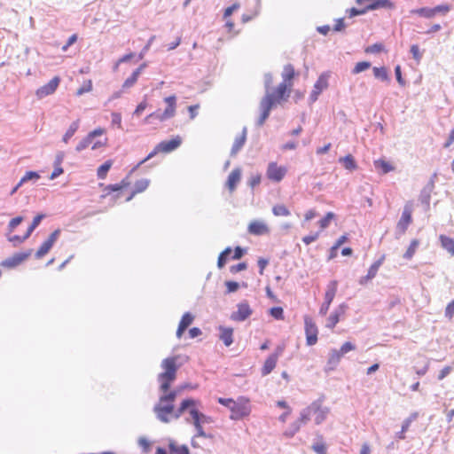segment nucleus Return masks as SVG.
Here are the masks:
<instances>
[{"instance_id": "obj_11", "label": "nucleus", "mask_w": 454, "mask_h": 454, "mask_svg": "<svg viewBox=\"0 0 454 454\" xmlns=\"http://www.w3.org/2000/svg\"><path fill=\"white\" fill-rule=\"evenodd\" d=\"M328 77L329 75L325 73L318 77L309 96L310 102L317 101L320 93L328 87Z\"/></svg>"}, {"instance_id": "obj_64", "label": "nucleus", "mask_w": 454, "mask_h": 454, "mask_svg": "<svg viewBox=\"0 0 454 454\" xmlns=\"http://www.w3.org/2000/svg\"><path fill=\"white\" fill-rule=\"evenodd\" d=\"M318 236H319V232H317V233H314V234H311V235H308V236H305L302 239V241L306 245H309L310 243L316 241L318 239Z\"/></svg>"}, {"instance_id": "obj_1", "label": "nucleus", "mask_w": 454, "mask_h": 454, "mask_svg": "<svg viewBox=\"0 0 454 454\" xmlns=\"http://www.w3.org/2000/svg\"><path fill=\"white\" fill-rule=\"evenodd\" d=\"M180 390L174 389L169 393L161 394L159 401L153 406V412L156 418L162 423L170 422V415L174 413V401L176 400Z\"/></svg>"}, {"instance_id": "obj_43", "label": "nucleus", "mask_w": 454, "mask_h": 454, "mask_svg": "<svg viewBox=\"0 0 454 454\" xmlns=\"http://www.w3.org/2000/svg\"><path fill=\"white\" fill-rule=\"evenodd\" d=\"M370 67H371V63L368 61L358 62V63H356L354 69L352 70V73L354 74H356L362 73V72L369 69Z\"/></svg>"}, {"instance_id": "obj_62", "label": "nucleus", "mask_w": 454, "mask_h": 454, "mask_svg": "<svg viewBox=\"0 0 454 454\" xmlns=\"http://www.w3.org/2000/svg\"><path fill=\"white\" fill-rule=\"evenodd\" d=\"M112 124L116 125L119 129H121V115L119 113L112 114Z\"/></svg>"}, {"instance_id": "obj_61", "label": "nucleus", "mask_w": 454, "mask_h": 454, "mask_svg": "<svg viewBox=\"0 0 454 454\" xmlns=\"http://www.w3.org/2000/svg\"><path fill=\"white\" fill-rule=\"evenodd\" d=\"M155 39V35H153L151 36V38L148 40L146 45L143 48V50L141 51V52L138 54V59H144L145 53L148 51V50L150 49L151 47V44L153 42V40Z\"/></svg>"}, {"instance_id": "obj_22", "label": "nucleus", "mask_w": 454, "mask_h": 454, "mask_svg": "<svg viewBox=\"0 0 454 454\" xmlns=\"http://www.w3.org/2000/svg\"><path fill=\"white\" fill-rule=\"evenodd\" d=\"M247 139V128L244 127L240 136L237 137L234 140L232 148L231 150V155H236L245 145Z\"/></svg>"}, {"instance_id": "obj_52", "label": "nucleus", "mask_w": 454, "mask_h": 454, "mask_svg": "<svg viewBox=\"0 0 454 454\" xmlns=\"http://www.w3.org/2000/svg\"><path fill=\"white\" fill-rule=\"evenodd\" d=\"M355 349H356V346L353 343L347 341L340 347V349L338 351L340 352V354H341V356H342L345 354L348 353L349 351H352Z\"/></svg>"}, {"instance_id": "obj_39", "label": "nucleus", "mask_w": 454, "mask_h": 454, "mask_svg": "<svg viewBox=\"0 0 454 454\" xmlns=\"http://www.w3.org/2000/svg\"><path fill=\"white\" fill-rule=\"evenodd\" d=\"M112 166V162L110 160L106 161L98 168V177L99 179H104L106 176L108 170Z\"/></svg>"}, {"instance_id": "obj_53", "label": "nucleus", "mask_w": 454, "mask_h": 454, "mask_svg": "<svg viewBox=\"0 0 454 454\" xmlns=\"http://www.w3.org/2000/svg\"><path fill=\"white\" fill-rule=\"evenodd\" d=\"M450 9H451L450 5H449V4L437 5L434 8H433L434 16H435L437 13L446 14L447 12H449L450 11Z\"/></svg>"}, {"instance_id": "obj_48", "label": "nucleus", "mask_w": 454, "mask_h": 454, "mask_svg": "<svg viewBox=\"0 0 454 454\" xmlns=\"http://www.w3.org/2000/svg\"><path fill=\"white\" fill-rule=\"evenodd\" d=\"M92 90V82L90 80L86 81L82 87H80L77 91V96H82V94L86 92H90Z\"/></svg>"}, {"instance_id": "obj_4", "label": "nucleus", "mask_w": 454, "mask_h": 454, "mask_svg": "<svg viewBox=\"0 0 454 454\" xmlns=\"http://www.w3.org/2000/svg\"><path fill=\"white\" fill-rule=\"evenodd\" d=\"M329 412L330 409L326 406H323V401L317 399L312 402L308 407L301 410V422L307 424L311 419V416L315 415V423L320 425L325 420Z\"/></svg>"}, {"instance_id": "obj_21", "label": "nucleus", "mask_w": 454, "mask_h": 454, "mask_svg": "<svg viewBox=\"0 0 454 454\" xmlns=\"http://www.w3.org/2000/svg\"><path fill=\"white\" fill-rule=\"evenodd\" d=\"M240 179L241 169L239 168H236L230 173L226 182V187L229 189L231 192H232L236 189V186L240 182Z\"/></svg>"}, {"instance_id": "obj_30", "label": "nucleus", "mask_w": 454, "mask_h": 454, "mask_svg": "<svg viewBox=\"0 0 454 454\" xmlns=\"http://www.w3.org/2000/svg\"><path fill=\"white\" fill-rule=\"evenodd\" d=\"M291 86H292V83L281 82L278 86V88L276 89L275 91H271L275 95V103L278 102V100L282 99L285 97L287 88L291 87Z\"/></svg>"}, {"instance_id": "obj_18", "label": "nucleus", "mask_w": 454, "mask_h": 454, "mask_svg": "<svg viewBox=\"0 0 454 454\" xmlns=\"http://www.w3.org/2000/svg\"><path fill=\"white\" fill-rule=\"evenodd\" d=\"M182 144V138L179 136L172 138L171 140L162 141L157 146L156 150L162 153H170L177 149Z\"/></svg>"}, {"instance_id": "obj_38", "label": "nucleus", "mask_w": 454, "mask_h": 454, "mask_svg": "<svg viewBox=\"0 0 454 454\" xmlns=\"http://www.w3.org/2000/svg\"><path fill=\"white\" fill-rule=\"evenodd\" d=\"M411 13H416L421 17L427 18V19L434 17L433 8H427V7L419 8V9L412 10Z\"/></svg>"}, {"instance_id": "obj_3", "label": "nucleus", "mask_w": 454, "mask_h": 454, "mask_svg": "<svg viewBox=\"0 0 454 454\" xmlns=\"http://www.w3.org/2000/svg\"><path fill=\"white\" fill-rule=\"evenodd\" d=\"M161 367L164 372L160 373L158 376V381L160 383V391L162 394L169 393L171 383L176 380V358L168 357L161 362Z\"/></svg>"}, {"instance_id": "obj_34", "label": "nucleus", "mask_w": 454, "mask_h": 454, "mask_svg": "<svg viewBox=\"0 0 454 454\" xmlns=\"http://www.w3.org/2000/svg\"><path fill=\"white\" fill-rule=\"evenodd\" d=\"M304 425L301 422V417L298 420L294 421L290 425V427L286 430L284 434L287 437H293L301 428V426Z\"/></svg>"}, {"instance_id": "obj_63", "label": "nucleus", "mask_w": 454, "mask_h": 454, "mask_svg": "<svg viewBox=\"0 0 454 454\" xmlns=\"http://www.w3.org/2000/svg\"><path fill=\"white\" fill-rule=\"evenodd\" d=\"M454 315V300L450 302L445 309V317L451 319Z\"/></svg>"}, {"instance_id": "obj_35", "label": "nucleus", "mask_w": 454, "mask_h": 454, "mask_svg": "<svg viewBox=\"0 0 454 454\" xmlns=\"http://www.w3.org/2000/svg\"><path fill=\"white\" fill-rule=\"evenodd\" d=\"M419 245V240H417V239H413V240L411 242V244H410V246H409L408 249H407V250H406V252L404 253V254H403V258H405V259H407V260L411 259V258L414 255V254H415V252H416V250H417V248H418Z\"/></svg>"}, {"instance_id": "obj_33", "label": "nucleus", "mask_w": 454, "mask_h": 454, "mask_svg": "<svg viewBox=\"0 0 454 454\" xmlns=\"http://www.w3.org/2000/svg\"><path fill=\"white\" fill-rule=\"evenodd\" d=\"M272 213L275 216H289L290 210L283 204H277L272 207Z\"/></svg>"}, {"instance_id": "obj_9", "label": "nucleus", "mask_w": 454, "mask_h": 454, "mask_svg": "<svg viewBox=\"0 0 454 454\" xmlns=\"http://www.w3.org/2000/svg\"><path fill=\"white\" fill-rule=\"evenodd\" d=\"M231 411V419H240L241 418L247 416L250 412L249 407L247 406V401L243 398L240 399V402L234 401Z\"/></svg>"}, {"instance_id": "obj_20", "label": "nucleus", "mask_w": 454, "mask_h": 454, "mask_svg": "<svg viewBox=\"0 0 454 454\" xmlns=\"http://www.w3.org/2000/svg\"><path fill=\"white\" fill-rule=\"evenodd\" d=\"M248 231L254 235H263L270 232L268 225L260 220L253 221L248 225Z\"/></svg>"}, {"instance_id": "obj_56", "label": "nucleus", "mask_w": 454, "mask_h": 454, "mask_svg": "<svg viewBox=\"0 0 454 454\" xmlns=\"http://www.w3.org/2000/svg\"><path fill=\"white\" fill-rule=\"evenodd\" d=\"M411 53L412 54L413 59L417 62L420 61V59L422 58V54L420 53L419 48L417 44H413L411 46Z\"/></svg>"}, {"instance_id": "obj_57", "label": "nucleus", "mask_w": 454, "mask_h": 454, "mask_svg": "<svg viewBox=\"0 0 454 454\" xmlns=\"http://www.w3.org/2000/svg\"><path fill=\"white\" fill-rule=\"evenodd\" d=\"M383 50V45L381 43H374L372 45L368 46L365 49L366 53H379Z\"/></svg>"}, {"instance_id": "obj_47", "label": "nucleus", "mask_w": 454, "mask_h": 454, "mask_svg": "<svg viewBox=\"0 0 454 454\" xmlns=\"http://www.w3.org/2000/svg\"><path fill=\"white\" fill-rule=\"evenodd\" d=\"M193 321V316L187 312L184 313V316L181 318V321L179 323V325L182 327L187 328Z\"/></svg>"}, {"instance_id": "obj_42", "label": "nucleus", "mask_w": 454, "mask_h": 454, "mask_svg": "<svg viewBox=\"0 0 454 454\" xmlns=\"http://www.w3.org/2000/svg\"><path fill=\"white\" fill-rule=\"evenodd\" d=\"M137 79L138 72H133L132 74L124 81L122 89L131 88L137 82Z\"/></svg>"}, {"instance_id": "obj_23", "label": "nucleus", "mask_w": 454, "mask_h": 454, "mask_svg": "<svg viewBox=\"0 0 454 454\" xmlns=\"http://www.w3.org/2000/svg\"><path fill=\"white\" fill-rule=\"evenodd\" d=\"M381 263H382V261H381V260H379V261L375 262H374V263L370 267V269H369V270H368L367 275H366V276H364V277H362V278H360L359 283H360L361 285H364L367 281H369V280L372 279V278L376 276V274H377V272H378V270H379V268L380 267Z\"/></svg>"}, {"instance_id": "obj_8", "label": "nucleus", "mask_w": 454, "mask_h": 454, "mask_svg": "<svg viewBox=\"0 0 454 454\" xmlns=\"http://www.w3.org/2000/svg\"><path fill=\"white\" fill-rule=\"evenodd\" d=\"M337 286H338V283L336 280H333L328 284L327 289H326V292L325 294V301L323 302V304L321 305L320 309H319V314L321 316L326 315V313L330 308V305H331L332 301H333L335 294L337 293Z\"/></svg>"}, {"instance_id": "obj_14", "label": "nucleus", "mask_w": 454, "mask_h": 454, "mask_svg": "<svg viewBox=\"0 0 454 454\" xmlns=\"http://www.w3.org/2000/svg\"><path fill=\"white\" fill-rule=\"evenodd\" d=\"M105 133V129L102 128H98L91 132H90L84 138H82L75 147L77 152H82L90 145H92L95 137L102 136Z\"/></svg>"}, {"instance_id": "obj_2", "label": "nucleus", "mask_w": 454, "mask_h": 454, "mask_svg": "<svg viewBox=\"0 0 454 454\" xmlns=\"http://www.w3.org/2000/svg\"><path fill=\"white\" fill-rule=\"evenodd\" d=\"M273 82L271 74H264L265 95L260 102L261 115L257 121V125L262 126L270 115V110L275 105V95L270 90V85Z\"/></svg>"}, {"instance_id": "obj_36", "label": "nucleus", "mask_w": 454, "mask_h": 454, "mask_svg": "<svg viewBox=\"0 0 454 454\" xmlns=\"http://www.w3.org/2000/svg\"><path fill=\"white\" fill-rule=\"evenodd\" d=\"M45 217L43 214L37 215L31 223V225L28 227L26 235L27 238L30 237L31 233L34 231V230L40 224L41 221Z\"/></svg>"}, {"instance_id": "obj_10", "label": "nucleus", "mask_w": 454, "mask_h": 454, "mask_svg": "<svg viewBox=\"0 0 454 454\" xmlns=\"http://www.w3.org/2000/svg\"><path fill=\"white\" fill-rule=\"evenodd\" d=\"M60 234V230L59 229H57L55 230L48 238L47 240H45L42 245L41 247H39V249L36 251L35 253V257L37 259H40L42 258L43 256H44L46 254L49 253V251L51 249V247H53L54 243L57 241V239H59V236Z\"/></svg>"}, {"instance_id": "obj_58", "label": "nucleus", "mask_w": 454, "mask_h": 454, "mask_svg": "<svg viewBox=\"0 0 454 454\" xmlns=\"http://www.w3.org/2000/svg\"><path fill=\"white\" fill-rule=\"evenodd\" d=\"M27 239H28L27 237V235L25 234L24 236H18V235H14V236H12V237H9L8 238V240L12 243L14 244V246L18 245V244H21L23 243Z\"/></svg>"}, {"instance_id": "obj_26", "label": "nucleus", "mask_w": 454, "mask_h": 454, "mask_svg": "<svg viewBox=\"0 0 454 454\" xmlns=\"http://www.w3.org/2000/svg\"><path fill=\"white\" fill-rule=\"evenodd\" d=\"M341 354L337 349H332L329 353L327 365L330 370H333L339 364Z\"/></svg>"}, {"instance_id": "obj_19", "label": "nucleus", "mask_w": 454, "mask_h": 454, "mask_svg": "<svg viewBox=\"0 0 454 454\" xmlns=\"http://www.w3.org/2000/svg\"><path fill=\"white\" fill-rule=\"evenodd\" d=\"M282 348H278L275 354L270 355L265 361L264 365L262 369V376L270 374L276 367L278 356L281 354Z\"/></svg>"}, {"instance_id": "obj_41", "label": "nucleus", "mask_w": 454, "mask_h": 454, "mask_svg": "<svg viewBox=\"0 0 454 454\" xmlns=\"http://www.w3.org/2000/svg\"><path fill=\"white\" fill-rule=\"evenodd\" d=\"M231 253V248L227 247L219 254L218 261H217L218 268L221 269L225 265L227 257L229 256V254Z\"/></svg>"}, {"instance_id": "obj_55", "label": "nucleus", "mask_w": 454, "mask_h": 454, "mask_svg": "<svg viewBox=\"0 0 454 454\" xmlns=\"http://www.w3.org/2000/svg\"><path fill=\"white\" fill-rule=\"evenodd\" d=\"M313 450L317 454H325L326 447L322 442H316L312 445Z\"/></svg>"}, {"instance_id": "obj_7", "label": "nucleus", "mask_w": 454, "mask_h": 454, "mask_svg": "<svg viewBox=\"0 0 454 454\" xmlns=\"http://www.w3.org/2000/svg\"><path fill=\"white\" fill-rule=\"evenodd\" d=\"M412 211H413L412 203L411 202L406 203L403 207L402 216L396 225V231L399 234H401V235L403 234L406 231L408 226L411 224V220H412V218H411Z\"/></svg>"}, {"instance_id": "obj_40", "label": "nucleus", "mask_w": 454, "mask_h": 454, "mask_svg": "<svg viewBox=\"0 0 454 454\" xmlns=\"http://www.w3.org/2000/svg\"><path fill=\"white\" fill-rule=\"evenodd\" d=\"M150 181L148 179H140L135 184L134 193H139L147 189L149 186Z\"/></svg>"}, {"instance_id": "obj_46", "label": "nucleus", "mask_w": 454, "mask_h": 454, "mask_svg": "<svg viewBox=\"0 0 454 454\" xmlns=\"http://www.w3.org/2000/svg\"><path fill=\"white\" fill-rule=\"evenodd\" d=\"M375 167L380 168L383 174H387L394 169V168L385 160L375 161Z\"/></svg>"}, {"instance_id": "obj_60", "label": "nucleus", "mask_w": 454, "mask_h": 454, "mask_svg": "<svg viewBox=\"0 0 454 454\" xmlns=\"http://www.w3.org/2000/svg\"><path fill=\"white\" fill-rule=\"evenodd\" d=\"M225 286L227 287V292L228 293H234L239 287V284L238 282H235V281H226L225 282Z\"/></svg>"}, {"instance_id": "obj_24", "label": "nucleus", "mask_w": 454, "mask_h": 454, "mask_svg": "<svg viewBox=\"0 0 454 454\" xmlns=\"http://www.w3.org/2000/svg\"><path fill=\"white\" fill-rule=\"evenodd\" d=\"M418 418V413L413 412L411 413L406 419L403 420L402 425V429L400 432L396 434V437L399 439H404L405 438V432L410 427L411 424Z\"/></svg>"}, {"instance_id": "obj_45", "label": "nucleus", "mask_w": 454, "mask_h": 454, "mask_svg": "<svg viewBox=\"0 0 454 454\" xmlns=\"http://www.w3.org/2000/svg\"><path fill=\"white\" fill-rule=\"evenodd\" d=\"M373 74L376 78L386 81L388 78L387 69L385 67H373Z\"/></svg>"}, {"instance_id": "obj_44", "label": "nucleus", "mask_w": 454, "mask_h": 454, "mask_svg": "<svg viewBox=\"0 0 454 454\" xmlns=\"http://www.w3.org/2000/svg\"><path fill=\"white\" fill-rule=\"evenodd\" d=\"M335 217V215L333 212H328L326 215L319 221V226L321 230L326 229L331 221Z\"/></svg>"}, {"instance_id": "obj_54", "label": "nucleus", "mask_w": 454, "mask_h": 454, "mask_svg": "<svg viewBox=\"0 0 454 454\" xmlns=\"http://www.w3.org/2000/svg\"><path fill=\"white\" fill-rule=\"evenodd\" d=\"M195 404V400L194 399H192V398H188V399H185L184 400L181 404H180V407H181V410H184V411L187 410V409H195L193 406Z\"/></svg>"}, {"instance_id": "obj_6", "label": "nucleus", "mask_w": 454, "mask_h": 454, "mask_svg": "<svg viewBox=\"0 0 454 454\" xmlns=\"http://www.w3.org/2000/svg\"><path fill=\"white\" fill-rule=\"evenodd\" d=\"M190 415L192 416V424L195 427L197 431L196 436L198 437H206L207 434L203 430L202 424H207L211 422V419L205 414L200 412L197 409H191L189 411Z\"/></svg>"}, {"instance_id": "obj_29", "label": "nucleus", "mask_w": 454, "mask_h": 454, "mask_svg": "<svg viewBox=\"0 0 454 454\" xmlns=\"http://www.w3.org/2000/svg\"><path fill=\"white\" fill-rule=\"evenodd\" d=\"M294 76V67L290 64L286 65L284 67L283 72H282V78L283 82L286 83H292V80Z\"/></svg>"}, {"instance_id": "obj_13", "label": "nucleus", "mask_w": 454, "mask_h": 454, "mask_svg": "<svg viewBox=\"0 0 454 454\" xmlns=\"http://www.w3.org/2000/svg\"><path fill=\"white\" fill-rule=\"evenodd\" d=\"M60 82V79L59 76L53 77L47 84L40 87L36 92L35 95L38 98H43L46 96L51 95L55 92L57 88L59 87Z\"/></svg>"}, {"instance_id": "obj_37", "label": "nucleus", "mask_w": 454, "mask_h": 454, "mask_svg": "<svg viewBox=\"0 0 454 454\" xmlns=\"http://www.w3.org/2000/svg\"><path fill=\"white\" fill-rule=\"evenodd\" d=\"M40 178V175L35 171H27L20 181V184H24L28 181H37Z\"/></svg>"}, {"instance_id": "obj_50", "label": "nucleus", "mask_w": 454, "mask_h": 454, "mask_svg": "<svg viewBox=\"0 0 454 454\" xmlns=\"http://www.w3.org/2000/svg\"><path fill=\"white\" fill-rule=\"evenodd\" d=\"M340 318L337 317V315L332 312L326 320L325 327L333 329L338 324Z\"/></svg>"}, {"instance_id": "obj_59", "label": "nucleus", "mask_w": 454, "mask_h": 454, "mask_svg": "<svg viewBox=\"0 0 454 454\" xmlns=\"http://www.w3.org/2000/svg\"><path fill=\"white\" fill-rule=\"evenodd\" d=\"M270 315L277 319H281L283 317V309L281 307L271 308Z\"/></svg>"}, {"instance_id": "obj_51", "label": "nucleus", "mask_w": 454, "mask_h": 454, "mask_svg": "<svg viewBox=\"0 0 454 454\" xmlns=\"http://www.w3.org/2000/svg\"><path fill=\"white\" fill-rule=\"evenodd\" d=\"M22 222H23L22 216H17V217L12 218L8 223L9 232H12L15 230V228L18 225H20Z\"/></svg>"}, {"instance_id": "obj_32", "label": "nucleus", "mask_w": 454, "mask_h": 454, "mask_svg": "<svg viewBox=\"0 0 454 454\" xmlns=\"http://www.w3.org/2000/svg\"><path fill=\"white\" fill-rule=\"evenodd\" d=\"M339 161L342 163L343 167L348 170H355L357 168L354 158L350 154L340 158Z\"/></svg>"}, {"instance_id": "obj_28", "label": "nucleus", "mask_w": 454, "mask_h": 454, "mask_svg": "<svg viewBox=\"0 0 454 454\" xmlns=\"http://www.w3.org/2000/svg\"><path fill=\"white\" fill-rule=\"evenodd\" d=\"M78 129H79V120H76L70 124L69 128L67 129V130L66 131V133L64 134V136L62 137V141L65 144H67L69 139L74 135V133L77 131Z\"/></svg>"}, {"instance_id": "obj_17", "label": "nucleus", "mask_w": 454, "mask_h": 454, "mask_svg": "<svg viewBox=\"0 0 454 454\" xmlns=\"http://www.w3.org/2000/svg\"><path fill=\"white\" fill-rule=\"evenodd\" d=\"M32 250L29 249L24 253H17L13 254L12 257L5 259L2 262V266L6 268H14L20 265L22 262H24L28 256L31 254Z\"/></svg>"}, {"instance_id": "obj_5", "label": "nucleus", "mask_w": 454, "mask_h": 454, "mask_svg": "<svg viewBox=\"0 0 454 454\" xmlns=\"http://www.w3.org/2000/svg\"><path fill=\"white\" fill-rule=\"evenodd\" d=\"M164 102L168 105L163 113L154 112L149 114V117H155L160 121H165L176 115V97L175 95L164 98Z\"/></svg>"}, {"instance_id": "obj_15", "label": "nucleus", "mask_w": 454, "mask_h": 454, "mask_svg": "<svg viewBox=\"0 0 454 454\" xmlns=\"http://www.w3.org/2000/svg\"><path fill=\"white\" fill-rule=\"evenodd\" d=\"M305 332L307 344L309 346L316 344L317 340V328L315 323L309 317H305Z\"/></svg>"}, {"instance_id": "obj_12", "label": "nucleus", "mask_w": 454, "mask_h": 454, "mask_svg": "<svg viewBox=\"0 0 454 454\" xmlns=\"http://www.w3.org/2000/svg\"><path fill=\"white\" fill-rule=\"evenodd\" d=\"M287 172V168L283 166H278L275 162H270L267 169V176L274 182H280Z\"/></svg>"}, {"instance_id": "obj_49", "label": "nucleus", "mask_w": 454, "mask_h": 454, "mask_svg": "<svg viewBox=\"0 0 454 454\" xmlns=\"http://www.w3.org/2000/svg\"><path fill=\"white\" fill-rule=\"evenodd\" d=\"M169 449L176 454H189V450L186 446H177L174 443L169 444Z\"/></svg>"}, {"instance_id": "obj_27", "label": "nucleus", "mask_w": 454, "mask_h": 454, "mask_svg": "<svg viewBox=\"0 0 454 454\" xmlns=\"http://www.w3.org/2000/svg\"><path fill=\"white\" fill-rule=\"evenodd\" d=\"M220 330H221L220 339L223 340V342L224 343V345L226 347L231 346L233 342L232 329L221 327Z\"/></svg>"}, {"instance_id": "obj_31", "label": "nucleus", "mask_w": 454, "mask_h": 454, "mask_svg": "<svg viewBox=\"0 0 454 454\" xmlns=\"http://www.w3.org/2000/svg\"><path fill=\"white\" fill-rule=\"evenodd\" d=\"M392 3L389 0H376L368 6H366V10L373 11L380 8H391Z\"/></svg>"}, {"instance_id": "obj_16", "label": "nucleus", "mask_w": 454, "mask_h": 454, "mask_svg": "<svg viewBox=\"0 0 454 454\" xmlns=\"http://www.w3.org/2000/svg\"><path fill=\"white\" fill-rule=\"evenodd\" d=\"M237 307L238 310L231 314V318L232 320L242 322L251 316L252 309L247 301L239 303Z\"/></svg>"}, {"instance_id": "obj_25", "label": "nucleus", "mask_w": 454, "mask_h": 454, "mask_svg": "<svg viewBox=\"0 0 454 454\" xmlns=\"http://www.w3.org/2000/svg\"><path fill=\"white\" fill-rule=\"evenodd\" d=\"M439 239L441 246L445 249L450 255H454V239L447 237L445 235H440Z\"/></svg>"}]
</instances>
